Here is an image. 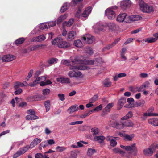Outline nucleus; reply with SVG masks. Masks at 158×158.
I'll return each instance as SVG.
<instances>
[{"instance_id":"obj_26","label":"nucleus","mask_w":158,"mask_h":158,"mask_svg":"<svg viewBox=\"0 0 158 158\" xmlns=\"http://www.w3.org/2000/svg\"><path fill=\"white\" fill-rule=\"evenodd\" d=\"M149 123L155 126H158V119L153 118L148 120Z\"/></svg>"},{"instance_id":"obj_49","label":"nucleus","mask_w":158,"mask_h":158,"mask_svg":"<svg viewBox=\"0 0 158 158\" xmlns=\"http://www.w3.org/2000/svg\"><path fill=\"white\" fill-rule=\"evenodd\" d=\"M95 152V150L89 148L88 149L87 154L89 156H91Z\"/></svg>"},{"instance_id":"obj_37","label":"nucleus","mask_w":158,"mask_h":158,"mask_svg":"<svg viewBox=\"0 0 158 158\" xmlns=\"http://www.w3.org/2000/svg\"><path fill=\"white\" fill-rule=\"evenodd\" d=\"M123 124L124 127H133L134 124L133 123L129 120H127L123 122Z\"/></svg>"},{"instance_id":"obj_20","label":"nucleus","mask_w":158,"mask_h":158,"mask_svg":"<svg viewBox=\"0 0 158 158\" xmlns=\"http://www.w3.org/2000/svg\"><path fill=\"white\" fill-rule=\"evenodd\" d=\"M114 104L113 103H109L107 104L106 106L103 109V112L106 114L109 112L113 106Z\"/></svg>"},{"instance_id":"obj_42","label":"nucleus","mask_w":158,"mask_h":158,"mask_svg":"<svg viewBox=\"0 0 158 158\" xmlns=\"http://www.w3.org/2000/svg\"><path fill=\"white\" fill-rule=\"evenodd\" d=\"M99 129L97 128H93L91 129V132L93 133V135H97L98 134L99 132Z\"/></svg>"},{"instance_id":"obj_25","label":"nucleus","mask_w":158,"mask_h":158,"mask_svg":"<svg viewBox=\"0 0 158 158\" xmlns=\"http://www.w3.org/2000/svg\"><path fill=\"white\" fill-rule=\"evenodd\" d=\"M126 102V99L124 98H122L119 99L118 103V109L120 110Z\"/></svg>"},{"instance_id":"obj_57","label":"nucleus","mask_w":158,"mask_h":158,"mask_svg":"<svg viewBox=\"0 0 158 158\" xmlns=\"http://www.w3.org/2000/svg\"><path fill=\"white\" fill-rule=\"evenodd\" d=\"M145 89V88L144 87V85H143V84L142 85H141L140 87H136V91L138 92H140L141 91H143L144 90V89Z\"/></svg>"},{"instance_id":"obj_21","label":"nucleus","mask_w":158,"mask_h":158,"mask_svg":"<svg viewBox=\"0 0 158 158\" xmlns=\"http://www.w3.org/2000/svg\"><path fill=\"white\" fill-rule=\"evenodd\" d=\"M45 44H39L33 45L30 48L31 51H34L39 49H43L46 47Z\"/></svg>"},{"instance_id":"obj_33","label":"nucleus","mask_w":158,"mask_h":158,"mask_svg":"<svg viewBox=\"0 0 158 158\" xmlns=\"http://www.w3.org/2000/svg\"><path fill=\"white\" fill-rule=\"evenodd\" d=\"M26 118L27 120H32L38 119L39 118L37 116L35 115H28L26 116Z\"/></svg>"},{"instance_id":"obj_30","label":"nucleus","mask_w":158,"mask_h":158,"mask_svg":"<svg viewBox=\"0 0 158 158\" xmlns=\"http://www.w3.org/2000/svg\"><path fill=\"white\" fill-rule=\"evenodd\" d=\"M73 45L75 47L78 48H81L83 46V43L79 40H75L74 41Z\"/></svg>"},{"instance_id":"obj_52","label":"nucleus","mask_w":158,"mask_h":158,"mask_svg":"<svg viewBox=\"0 0 158 158\" xmlns=\"http://www.w3.org/2000/svg\"><path fill=\"white\" fill-rule=\"evenodd\" d=\"M77 155L75 151H71L70 152V157L72 158H77Z\"/></svg>"},{"instance_id":"obj_32","label":"nucleus","mask_w":158,"mask_h":158,"mask_svg":"<svg viewBox=\"0 0 158 158\" xmlns=\"http://www.w3.org/2000/svg\"><path fill=\"white\" fill-rule=\"evenodd\" d=\"M67 14H64L59 17L57 19V24H59L63 21L65 20L67 18Z\"/></svg>"},{"instance_id":"obj_8","label":"nucleus","mask_w":158,"mask_h":158,"mask_svg":"<svg viewBox=\"0 0 158 158\" xmlns=\"http://www.w3.org/2000/svg\"><path fill=\"white\" fill-rule=\"evenodd\" d=\"M81 40L88 44H92L95 41L94 37L89 34L83 35L81 38Z\"/></svg>"},{"instance_id":"obj_7","label":"nucleus","mask_w":158,"mask_h":158,"mask_svg":"<svg viewBox=\"0 0 158 158\" xmlns=\"http://www.w3.org/2000/svg\"><path fill=\"white\" fill-rule=\"evenodd\" d=\"M135 144L134 143L131 146H125L121 145L120 147L122 149H124L127 151H132L133 154L136 155L137 152V149L135 146Z\"/></svg>"},{"instance_id":"obj_4","label":"nucleus","mask_w":158,"mask_h":158,"mask_svg":"<svg viewBox=\"0 0 158 158\" xmlns=\"http://www.w3.org/2000/svg\"><path fill=\"white\" fill-rule=\"evenodd\" d=\"M71 61L73 63H75L76 64H83V65H81L87 67L86 65H92L95 62V61L92 60H82L81 57L78 56L76 57L74 60H72ZM88 67L89 69H89V68Z\"/></svg>"},{"instance_id":"obj_41","label":"nucleus","mask_w":158,"mask_h":158,"mask_svg":"<svg viewBox=\"0 0 158 158\" xmlns=\"http://www.w3.org/2000/svg\"><path fill=\"white\" fill-rule=\"evenodd\" d=\"M103 84L106 87H108L111 86V82L108 79H106L103 81Z\"/></svg>"},{"instance_id":"obj_34","label":"nucleus","mask_w":158,"mask_h":158,"mask_svg":"<svg viewBox=\"0 0 158 158\" xmlns=\"http://www.w3.org/2000/svg\"><path fill=\"white\" fill-rule=\"evenodd\" d=\"M70 110V113H73L74 112L78 110L77 105H74L71 106L70 108H69L68 110Z\"/></svg>"},{"instance_id":"obj_2","label":"nucleus","mask_w":158,"mask_h":158,"mask_svg":"<svg viewBox=\"0 0 158 158\" xmlns=\"http://www.w3.org/2000/svg\"><path fill=\"white\" fill-rule=\"evenodd\" d=\"M42 141L41 139L36 138L31 143L29 146H26L20 148L19 150L13 156V158H16L22 154L25 153L29 148H32L35 146L37 145Z\"/></svg>"},{"instance_id":"obj_63","label":"nucleus","mask_w":158,"mask_h":158,"mask_svg":"<svg viewBox=\"0 0 158 158\" xmlns=\"http://www.w3.org/2000/svg\"><path fill=\"white\" fill-rule=\"evenodd\" d=\"M40 145L43 148H45L46 146L48 145V143H47V141L42 142L40 143Z\"/></svg>"},{"instance_id":"obj_13","label":"nucleus","mask_w":158,"mask_h":158,"mask_svg":"<svg viewBox=\"0 0 158 158\" xmlns=\"http://www.w3.org/2000/svg\"><path fill=\"white\" fill-rule=\"evenodd\" d=\"M132 3L130 0H124L120 2V6L121 7L126 9L130 7L132 5Z\"/></svg>"},{"instance_id":"obj_44","label":"nucleus","mask_w":158,"mask_h":158,"mask_svg":"<svg viewBox=\"0 0 158 158\" xmlns=\"http://www.w3.org/2000/svg\"><path fill=\"white\" fill-rule=\"evenodd\" d=\"M57 61V59L56 58H52L49 59L48 61V62L49 64H52L54 63H56Z\"/></svg>"},{"instance_id":"obj_58","label":"nucleus","mask_w":158,"mask_h":158,"mask_svg":"<svg viewBox=\"0 0 158 158\" xmlns=\"http://www.w3.org/2000/svg\"><path fill=\"white\" fill-rule=\"evenodd\" d=\"M102 109V106L100 104L99 106H97L95 108L93 109L94 111L98 112L100 111Z\"/></svg>"},{"instance_id":"obj_16","label":"nucleus","mask_w":158,"mask_h":158,"mask_svg":"<svg viewBox=\"0 0 158 158\" xmlns=\"http://www.w3.org/2000/svg\"><path fill=\"white\" fill-rule=\"evenodd\" d=\"M15 59V57L13 55L10 54L4 56L2 58V61L4 62H8L12 61Z\"/></svg>"},{"instance_id":"obj_17","label":"nucleus","mask_w":158,"mask_h":158,"mask_svg":"<svg viewBox=\"0 0 158 158\" xmlns=\"http://www.w3.org/2000/svg\"><path fill=\"white\" fill-rule=\"evenodd\" d=\"M76 36V32L75 31H71L67 34V39L69 41L73 40Z\"/></svg>"},{"instance_id":"obj_29","label":"nucleus","mask_w":158,"mask_h":158,"mask_svg":"<svg viewBox=\"0 0 158 158\" xmlns=\"http://www.w3.org/2000/svg\"><path fill=\"white\" fill-rule=\"evenodd\" d=\"M20 87L16 83L14 84V87L16 90L15 92V94H19L22 92V90L20 88H19Z\"/></svg>"},{"instance_id":"obj_51","label":"nucleus","mask_w":158,"mask_h":158,"mask_svg":"<svg viewBox=\"0 0 158 158\" xmlns=\"http://www.w3.org/2000/svg\"><path fill=\"white\" fill-rule=\"evenodd\" d=\"M114 46H115L114 43H112V44H108L105 47L103 48V50L104 51L106 49L108 50L110 49L111 48H112Z\"/></svg>"},{"instance_id":"obj_50","label":"nucleus","mask_w":158,"mask_h":158,"mask_svg":"<svg viewBox=\"0 0 158 158\" xmlns=\"http://www.w3.org/2000/svg\"><path fill=\"white\" fill-rule=\"evenodd\" d=\"M66 148H65L64 146H57L56 149L59 152H62L65 151L66 149Z\"/></svg>"},{"instance_id":"obj_11","label":"nucleus","mask_w":158,"mask_h":158,"mask_svg":"<svg viewBox=\"0 0 158 158\" xmlns=\"http://www.w3.org/2000/svg\"><path fill=\"white\" fill-rule=\"evenodd\" d=\"M92 10V8L90 6L86 8L83 13L81 14L82 19L84 20L87 19L89 15L91 13Z\"/></svg>"},{"instance_id":"obj_36","label":"nucleus","mask_w":158,"mask_h":158,"mask_svg":"<svg viewBox=\"0 0 158 158\" xmlns=\"http://www.w3.org/2000/svg\"><path fill=\"white\" fill-rule=\"evenodd\" d=\"M44 104L46 108V112H47L50 109V102L49 100L47 101L44 102Z\"/></svg>"},{"instance_id":"obj_5","label":"nucleus","mask_w":158,"mask_h":158,"mask_svg":"<svg viewBox=\"0 0 158 158\" xmlns=\"http://www.w3.org/2000/svg\"><path fill=\"white\" fill-rule=\"evenodd\" d=\"M139 3L140 10L143 12L149 13L153 11V7L151 6L148 5L145 3L143 0H139Z\"/></svg>"},{"instance_id":"obj_15","label":"nucleus","mask_w":158,"mask_h":158,"mask_svg":"<svg viewBox=\"0 0 158 158\" xmlns=\"http://www.w3.org/2000/svg\"><path fill=\"white\" fill-rule=\"evenodd\" d=\"M128 16L125 13H123L119 14L117 17V20L120 22H123L124 21L125 22H127Z\"/></svg>"},{"instance_id":"obj_62","label":"nucleus","mask_w":158,"mask_h":158,"mask_svg":"<svg viewBox=\"0 0 158 158\" xmlns=\"http://www.w3.org/2000/svg\"><path fill=\"white\" fill-rule=\"evenodd\" d=\"M58 96L59 99L62 101H64L65 99L64 95V94H59Z\"/></svg>"},{"instance_id":"obj_9","label":"nucleus","mask_w":158,"mask_h":158,"mask_svg":"<svg viewBox=\"0 0 158 158\" xmlns=\"http://www.w3.org/2000/svg\"><path fill=\"white\" fill-rule=\"evenodd\" d=\"M105 15L110 20L114 19L116 15L115 12L111 8L107 9L105 11Z\"/></svg>"},{"instance_id":"obj_48","label":"nucleus","mask_w":158,"mask_h":158,"mask_svg":"<svg viewBox=\"0 0 158 158\" xmlns=\"http://www.w3.org/2000/svg\"><path fill=\"white\" fill-rule=\"evenodd\" d=\"M107 25L106 26L107 27H108L111 30H114V27L116 26L115 24L113 23H107Z\"/></svg>"},{"instance_id":"obj_19","label":"nucleus","mask_w":158,"mask_h":158,"mask_svg":"<svg viewBox=\"0 0 158 158\" xmlns=\"http://www.w3.org/2000/svg\"><path fill=\"white\" fill-rule=\"evenodd\" d=\"M46 79V77L45 76H41V77H37L32 83H31L30 84V85L31 86H34L37 84H38L39 82H40V81L41 80L45 81Z\"/></svg>"},{"instance_id":"obj_35","label":"nucleus","mask_w":158,"mask_h":158,"mask_svg":"<svg viewBox=\"0 0 158 158\" xmlns=\"http://www.w3.org/2000/svg\"><path fill=\"white\" fill-rule=\"evenodd\" d=\"M143 40L144 41L148 43H154L156 41V39L152 37L145 39Z\"/></svg>"},{"instance_id":"obj_3","label":"nucleus","mask_w":158,"mask_h":158,"mask_svg":"<svg viewBox=\"0 0 158 158\" xmlns=\"http://www.w3.org/2000/svg\"><path fill=\"white\" fill-rule=\"evenodd\" d=\"M52 44L53 45H56L59 48L64 49L69 48L71 46L70 43L64 40L60 37L53 39L52 41Z\"/></svg>"},{"instance_id":"obj_55","label":"nucleus","mask_w":158,"mask_h":158,"mask_svg":"<svg viewBox=\"0 0 158 158\" xmlns=\"http://www.w3.org/2000/svg\"><path fill=\"white\" fill-rule=\"evenodd\" d=\"M98 96L97 95H94L91 99L89 100V102L92 103L94 102L97 99Z\"/></svg>"},{"instance_id":"obj_14","label":"nucleus","mask_w":158,"mask_h":158,"mask_svg":"<svg viewBox=\"0 0 158 158\" xmlns=\"http://www.w3.org/2000/svg\"><path fill=\"white\" fill-rule=\"evenodd\" d=\"M46 39V35L42 34L39 36L33 37L31 40V42H41L44 41Z\"/></svg>"},{"instance_id":"obj_47","label":"nucleus","mask_w":158,"mask_h":158,"mask_svg":"<svg viewBox=\"0 0 158 158\" xmlns=\"http://www.w3.org/2000/svg\"><path fill=\"white\" fill-rule=\"evenodd\" d=\"M27 100L28 102H32L35 101V95L28 97L27 98Z\"/></svg>"},{"instance_id":"obj_40","label":"nucleus","mask_w":158,"mask_h":158,"mask_svg":"<svg viewBox=\"0 0 158 158\" xmlns=\"http://www.w3.org/2000/svg\"><path fill=\"white\" fill-rule=\"evenodd\" d=\"M74 19L73 18H71L68 22H65L64 24L67 27H70L72 25Z\"/></svg>"},{"instance_id":"obj_6","label":"nucleus","mask_w":158,"mask_h":158,"mask_svg":"<svg viewBox=\"0 0 158 158\" xmlns=\"http://www.w3.org/2000/svg\"><path fill=\"white\" fill-rule=\"evenodd\" d=\"M107 25L106 23H98L93 26V28L95 33H98L100 31L105 30Z\"/></svg>"},{"instance_id":"obj_22","label":"nucleus","mask_w":158,"mask_h":158,"mask_svg":"<svg viewBox=\"0 0 158 158\" xmlns=\"http://www.w3.org/2000/svg\"><path fill=\"white\" fill-rule=\"evenodd\" d=\"M106 140L107 141H110V145L112 146H115L117 144L116 141L114 139L113 136H108L106 138Z\"/></svg>"},{"instance_id":"obj_18","label":"nucleus","mask_w":158,"mask_h":158,"mask_svg":"<svg viewBox=\"0 0 158 158\" xmlns=\"http://www.w3.org/2000/svg\"><path fill=\"white\" fill-rule=\"evenodd\" d=\"M128 19L130 21H136L141 19L142 17L139 15H131L128 16Z\"/></svg>"},{"instance_id":"obj_24","label":"nucleus","mask_w":158,"mask_h":158,"mask_svg":"<svg viewBox=\"0 0 158 158\" xmlns=\"http://www.w3.org/2000/svg\"><path fill=\"white\" fill-rule=\"evenodd\" d=\"M114 124L115 127L118 129H121L124 127L123 123L121 121L116 122L114 123Z\"/></svg>"},{"instance_id":"obj_64","label":"nucleus","mask_w":158,"mask_h":158,"mask_svg":"<svg viewBox=\"0 0 158 158\" xmlns=\"http://www.w3.org/2000/svg\"><path fill=\"white\" fill-rule=\"evenodd\" d=\"M35 158H44L43 155L40 153L36 154L35 155Z\"/></svg>"},{"instance_id":"obj_54","label":"nucleus","mask_w":158,"mask_h":158,"mask_svg":"<svg viewBox=\"0 0 158 158\" xmlns=\"http://www.w3.org/2000/svg\"><path fill=\"white\" fill-rule=\"evenodd\" d=\"M82 7H79L78 8V10L75 14V16L77 18H79L81 16V10Z\"/></svg>"},{"instance_id":"obj_53","label":"nucleus","mask_w":158,"mask_h":158,"mask_svg":"<svg viewBox=\"0 0 158 158\" xmlns=\"http://www.w3.org/2000/svg\"><path fill=\"white\" fill-rule=\"evenodd\" d=\"M85 51L87 53L90 55H91L93 53L92 48L89 47L86 48H85Z\"/></svg>"},{"instance_id":"obj_43","label":"nucleus","mask_w":158,"mask_h":158,"mask_svg":"<svg viewBox=\"0 0 158 158\" xmlns=\"http://www.w3.org/2000/svg\"><path fill=\"white\" fill-rule=\"evenodd\" d=\"M47 24L48 26V28L54 27L56 25V21H49L47 22Z\"/></svg>"},{"instance_id":"obj_27","label":"nucleus","mask_w":158,"mask_h":158,"mask_svg":"<svg viewBox=\"0 0 158 158\" xmlns=\"http://www.w3.org/2000/svg\"><path fill=\"white\" fill-rule=\"evenodd\" d=\"M127 102L129 105H126L124 107L127 108H130L133 106L134 103V100L133 98H128L127 99Z\"/></svg>"},{"instance_id":"obj_45","label":"nucleus","mask_w":158,"mask_h":158,"mask_svg":"<svg viewBox=\"0 0 158 158\" xmlns=\"http://www.w3.org/2000/svg\"><path fill=\"white\" fill-rule=\"evenodd\" d=\"M16 83L20 87L27 86L29 85V84L25 81H23V83L19 82H16Z\"/></svg>"},{"instance_id":"obj_28","label":"nucleus","mask_w":158,"mask_h":158,"mask_svg":"<svg viewBox=\"0 0 158 158\" xmlns=\"http://www.w3.org/2000/svg\"><path fill=\"white\" fill-rule=\"evenodd\" d=\"M106 138L102 136H96L94 137V140L95 141H98L101 144L103 143L104 139Z\"/></svg>"},{"instance_id":"obj_60","label":"nucleus","mask_w":158,"mask_h":158,"mask_svg":"<svg viewBox=\"0 0 158 158\" xmlns=\"http://www.w3.org/2000/svg\"><path fill=\"white\" fill-rule=\"evenodd\" d=\"M50 90L48 89H45L43 90V94L44 95H47L49 94L50 92Z\"/></svg>"},{"instance_id":"obj_12","label":"nucleus","mask_w":158,"mask_h":158,"mask_svg":"<svg viewBox=\"0 0 158 158\" xmlns=\"http://www.w3.org/2000/svg\"><path fill=\"white\" fill-rule=\"evenodd\" d=\"M119 135L122 137L124 140L126 141H131L133 138L134 137V134H131L128 135L127 134L120 132Z\"/></svg>"},{"instance_id":"obj_38","label":"nucleus","mask_w":158,"mask_h":158,"mask_svg":"<svg viewBox=\"0 0 158 158\" xmlns=\"http://www.w3.org/2000/svg\"><path fill=\"white\" fill-rule=\"evenodd\" d=\"M25 40V38L23 37L20 38L16 40L15 42V43L17 45L20 44H22Z\"/></svg>"},{"instance_id":"obj_1","label":"nucleus","mask_w":158,"mask_h":158,"mask_svg":"<svg viewBox=\"0 0 158 158\" xmlns=\"http://www.w3.org/2000/svg\"><path fill=\"white\" fill-rule=\"evenodd\" d=\"M89 69L87 66L81 65L71 66L69 67V69L71 70L68 72V75L70 77L81 79L83 77L82 74L81 72L77 70H88Z\"/></svg>"},{"instance_id":"obj_39","label":"nucleus","mask_w":158,"mask_h":158,"mask_svg":"<svg viewBox=\"0 0 158 158\" xmlns=\"http://www.w3.org/2000/svg\"><path fill=\"white\" fill-rule=\"evenodd\" d=\"M46 23H47V22L40 23L39 25V28L42 30L48 28V26Z\"/></svg>"},{"instance_id":"obj_61","label":"nucleus","mask_w":158,"mask_h":158,"mask_svg":"<svg viewBox=\"0 0 158 158\" xmlns=\"http://www.w3.org/2000/svg\"><path fill=\"white\" fill-rule=\"evenodd\" d=\"M27 113L29 115H35V112L34 110L32 109H29L27 111Z\"/></svg>"},{"instance_id":"obj_31","label":"nucleus","mask_w":158,"mask_h":158,"mask_svg":"<svg viewBox=\"0 0 158 158\" xmlns=\"http://www.w3.org/2000/svg\"><path fill=\"white\" fill-rule=\"evenodd\" d=\"M126 74L124 73H121L113 77V80L114 81H117L119 78H121L126 76Z\"/></svg>"},{"instance_id":"obj_46","label":"nucleus","mask_w":158,"mask_h":158,"mask_svg":"<svg viewBox=\"0 0 158 158\" xmlns=\"http://www.w3.org/2000/svg\"><path fill=\"white\" fill-rule=\"evenodd\" d=\"M67 9V3H64L60 9V12L61 13H63Z\"/></svg>"},{"instance_id":"obj_10","label":"nucleus","mask_w":158,"mask_h":158,"mask_svg":"<svg viewBox=\"0 0 158 158\" xmlns=\"http://www.w3.org/2000/svg\"><path fill=\"white\" fill-rule=\"evenodd\" d=\"M155 147L154 145H152L148 148L144 149L143 151V154L146 156H152L155 151Z\"/></svg>"},{"instance_id":"obj_23","label":"nucleus","mask_w":158,"mask_h":158,"mask_svg":"<svg viewBox=\"0 0 158 158\" xmlns=\"http://www.w3.org/2000/svg\"><path fill=\"white\" fill-rule=\"evenodd\" d=\"M57 82H60L62 84H69L70 83V79L68 78L64 77L58 78L56 79Z\"/></svg>"},{"instance_id":"obj_59","label":"nucleus","mask_w":158,"mask_h":158,"mask_svg":"<svg viewBox=\"0 0 158 158\" xmlns=\"http://www.w3.org/2000/svg\"><path fill=\"white\" fill-rule=\"evenodd\" d=\"M62 62L64 65L69 66L70 64V61L68 60H63Z\"/></svg>"},{"instance_id":"obj_56","label":"nucleus","mask_w":158,"mask_h":158,"mask_svg":"<svg viewBox=\"0 0 158 158\" xmlns=\"http://www.w3.org/2000/svg\"><path fill=\"white\" fill-rule=\"evenodd\" d=\"M23 143V142L22 141H21L19 143H18L17 142H15L13 143L12 145L11 146V150L14 147L15 145L16 144H17L18 146H19L20 145H22Z\"/></svg>"}]
</instances>
